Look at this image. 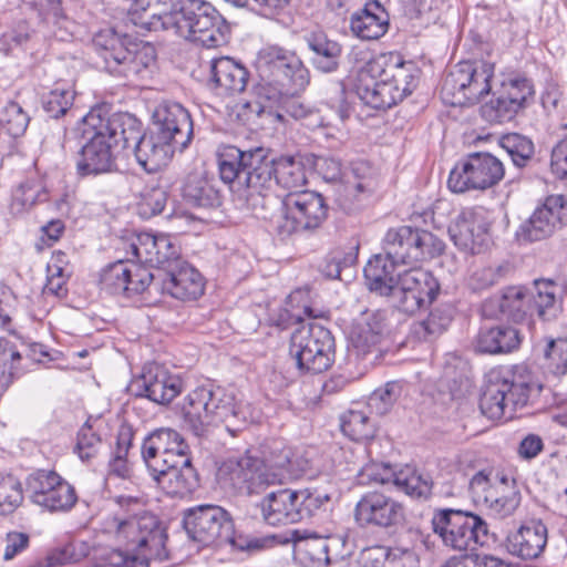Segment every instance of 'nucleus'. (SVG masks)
<instances>
[{
	"mask_svg": "<svg viewBox=\"0 0 567 567\" xmlns=\"http://www.w3.org/2000/svg\"><path fill=\"white\" fill-rule=\"evenodd\" d=\"M177 104L163 103L153 113L155 132L150 136L142 133L141 122L123 113L122 148L134 147L137 163L147 173H155L167 166L175 154L174 137L177 133Z\"/></svg>",
	"mask_w": 567,
	"mask_h": 567,
	"instance_id": "f257e3e1",
	"label": "nucleus"
},
{
	"mask_svg": "<svg viewBox=\"0 0 567 567\" xmlns=\"http://www.w3.org/2000/svg\"><path fill=\"white\" fill-rule=\"evenodd\" d=\"M419 70L412 62L382 65L370 62L360 72L354 90L359 99L375 110H386L410 95L417 85Z\"/></svg>",
	"mask_w": 567,
	"mask_h": 567,
	"instance_id": "f03ea898",
	"label": "nucleus"
},
{
	"mask_svg": "<svg viewBox=\"0 0 567 567\" xmlns=\"http://www.w3.org/2000/svg\"><path fill=\"white\" fill-rule=\"evenodd\" d=\"M539 390L524 365L492 373L480 399L481 412L491 420H512Z\"/></svg>",
	"mask_w": 567,
	"mask_h": 567,
	"instance_id": "7ed1b4c3",
	"label": "nucleus"
},
{
	"mask_svg": "<svg viewBox=\"0 0 567 567\" xmlns=\"http://www.w3.org/2000/svg\"><path fill=\"white\" fill-rule=\"evenodd\" d=\"M258 63L264 81L258 95L266 100L298 95L310 83L308 68L293 51L268 45L260 50Z\"/></svg>",
	"mask_w": 567,
	"mask_h": 567,
	"instance_id": "20e7f679",
	"label": "nucleus"
},
{
	"mask_svg": "<svg viewBox=\"0 0 567 567\" xmlns=\"http://www.w3.org/2000/svg\"><path fill=\"white\" fill-rule=\"evenodd\" d=\"M123 113L102 117L90 112L85 124L91 128V136L79 152L76 171L80 176H96L111 173L116 167L115 151L122 146Z\"/></svg>",
	"mask_w": 567,
	"mask_h": 567,
	"instance_id": "39448f33",
	"label": "nucleus"
},
{
	"mask_svg": "<svg viewBox=\"0 0 567 567\" xmlns=\"http://www.w3.org/2000/svg\"><path fill=\"white\" fill-rule=\"evenodd\" d=\"M292 452L276 445L265 460L250 455L241 456L228 465V481L239 494H258L267 487L282 484L291 477Z\"/></svg>",
	"mask_w": 567,
	"mask_h": 567,
	"instance_id": "423d86ee",
	"label": "nucleus"
},
{
	"mask_svg": "<svg viewBox=\"0 0 567 567\" xmlns=\"http://www.w3.org/2000/svg\"><path fill=\"white\" fill-rule=\"evenodd\" d=\"M237 413L231 408V395L220 388L213 389L212 385H199L189 391L179 409L183 426L197 437L203 436L208 426L218 422L225 423L227 431L238 430L246 420L237 421Z\"/></svg>",
	"mask_w": 567,
	"mask_h": 567,
	"instance_id": "0eeeda50",
	"label": "nucleus"
},
{
	"mask_svg": "<svg viewBox=\"0 0 567 567\" xmlns=\"http://www.w3.org/2000/svg\"><path fill=\"white\" fill-rule=\"evenodd\" d=\"M92 44L103 61V68L113 75L137 76L154 61V49L142 41L120 34L114 29L97 32Z\"/></svg>",
	"mask_w": 567,
	"mask_h": 567,
	"instance_id": "6e6552de",
	"label": "nucleus"
},
{
	"mask_svg": "<svg viewBox=\"0 0 567 567\" xmlns=\"http://www.w3.org/2000/svg\"><path fill=\"white\" fill-rule=\"evenodd\" d=\"M179 35L205 48H217L228 42L230 25L204 0H179Z\"/></svg>",
	"mask_w": 567,
	"mask_h": 567,
	"instance_id": "1a4fd4ad",
	"label": "nucleus"
},
{
	"mask_svg": "<svg viewBox=\"0 0 567 567\" xmlns=\"http://www.w3.org/2000/svg\"><path fill=\"white\" fill-rule=\"evenodd\" d=\"M280 213L275 230L281 238H287L320 228L328 217V205L319 193L292 192L282 197Z\"/></svg>",
	"mask_w": 567,
	"mask_h": 567,
	"instance_id": "9d476101",
	"label": "nucleus"
},
{
	"mask_svg": "<svg viewBox=\"0 0 567 567\" xmlns=\"http://www.w3.org/2000/svg\"><path fill=\"white\" fill-rule=\"evenodd\" d=\"M494 65L485 61L458 62L446 74L441 87L442 100L453 106L477 103L488 94Z\"/></svg>",
	"mask_w": 567,
	"mask_h": 567,
	"instance_id": "9b49d317",
	"label": "nucleus"
},
{
	"mask_svg": "<svg viewBox=\"0 0 567 567\" xmlns=\"http://www.w3.org/2000/svg\"><path fill=\"white\" fill-rule=\"evenodd\" d=\"M432 526L444 545L454 550H474L488 542L487 523L472 512L441 509L434 514Z\"/></svg>",
	"mask_w": 567,
	"mask_h": 567,
	"instance_id": "f8f14e48",
	"label": "nucleus"
},
{
	"mask_svg": "<svg viewBox=\"0 0 567 567\" xmlns=\"http://www.w3.org/2000/svg\"><path fill=\"white\" fill-rule=\"evenodd\" d=\"M289 352L300 371L322 373L334 361V338L319 323L302 324L291 334Z\"/></svg>",
	"mask_w": 567,
	"mask_h": 567,
	"instance_id": "ddd939ff",
	"label": "nucleus"
},
{
	"mask_svg": "<svg viewBox=\"0 0 567 567\" xmlns=\"http://www.w3.org/2000/svg\"><path fill=\"white\" fill-rule=\"evenodd\" d=\"M383 249L394 262L404 266L441 255L444 250V243L429 230L400 226L386 231Z\"/></svg>",
	"mask_w": 567,
	"mask_h": 567,
	"instance_id": "4468645a",
	"label": "nucleus"
},
{
	"mask_svg": "<svg viewBox=\"0 0 567 567\" xmlns=\"http://www.w3.org/2000/svg\"><path fill=\"white\" fill-rule=\"evenodd\" d=\"M503 163L489 153L476 152L466 155L451 171L447 185L453 193L485 190L504 177Z\"/></svg>",
	"mask_w": 567,
	"mask_h": 567,
	"instance_id": "2eb2a0df",
	"label": "nucleus"
},
{
	"mask_svg": "<svg viewBox=\"0 0 567 567\" xmlns=\"http://www.w3.org/2000/svg\"><path fill=\"white\" fill-rule=\"evenodd\" d=\"M393 301L398 309L408 315H414L420 309L430 306L441 290L439 280L429 270L411 267L396 275Z\"/></svg>",
	"mask_w": 567,
	"mask_h": 567,
	"instance_id": "dca6fc26",
	"label": "nucleus"
},
{
	"mask_svg": "<svg viewBox=\"0 0 567 567\" xmlns=\"http://www.w3.org/2000/svg\"><path fill=\"white\" fill-rule=\"evenodd\" d=\"M183 529L189 540L202 546L220 543L231 535V516L218 505H198L184 511Z\"/></svg>",
	"mask_w": 567,
	"mask_h": 567,
	"instance_id": "f3484780",
	"label": "nucleus"
},
{
	"mask_svg": "<svg viewBox=\"0 0 567 567\" xmlns=\"http://www.w3.org/2000/svg\"><path fill=\"white\" fill-rule=\"evenodd\" d=\"M27 497L49 512H66L76 503L74 487L56 472L38 470L25 478Z\"/></svg>",
	"mask_w": 567,
	"mask_h": 567,
	"instance_id": "a211bd4d",
	"label": "nucleus"
},
{
	"mask_svg": "<svg viewBox=\"0 0 567 567\" xmlns=\"http://www.w3.org/2000/svg\"><path fill=\"white\" fill-rule=\"evenodd\" d=\"M243 174V182L237 189L238 198L255 213L265 209L267 197L276 182L274 162L264 148L249 150L247 168Z\"/></svg>",
	"mask_w": 567,
	"mask_h": 567,
	"instance_id": "6ab92c4d",
	"label": "nucleus"
},
{
	"mask_svg": "<svg viewBox=\"0 0 567 567\" xmlns=\"http://www.w3.org/2000/svg\"><path fill=\"white\" fill-rule=\"evenodd\" d=\"M353 516L361 528L391 529L405 522V507L383 492L369 491L357 502Z\"/></svg>",
	"mask_w": 567,
	"mask_h": 567,
	"instance_id": "aec40b11",
	"label": "nucleus"
},
{
	"mask_svg": "<svg viewBox=\"0 0 567 567\" xmlns=\"http://www.w3.org/2000/svg\"><path fill=\"white\" fill-rule=\"evenodd\" d=\"M567 225V196L549 195L516 233L518 241L544 240Z\"/></svg>",
	"mask_w": 567,
	"mask_h": 567,
	"instance_id": "412c9836",
	"label": "nucleus"
},
{
	"mask_svg": "<svg viewBox=\"0 0 567 567\" xmlns=\"http://www.w3.org/2000/svg\"><path fill=\"white\" fill-rule=\"evenodd\" d=\"M155 279L148 268L133 260H117L101 275V286L106 292L132 299L142 295Z\"/></svg>",
	"mask_w": 567,
	"mask_h": 567,
	"instance_id": "4be33fe9",
	"label": "nucleus"
},
{
	"mask_svg": "<svg viewBox=\"0 0 567 567\" xmlns=\"http://www.w3.org/2000/svg\"><path fill=\"white\" fill-rule=\"evenodd\" d=\"M454 245L470 254L482 252L488 244L487 224L481 208H464L449 227Z\"/></svg>",
	"mask_w": 567,
	"mask_h": 567,
	"instance_id": "5701e85b",
	"label": "nucleus"
},
{
	"mask_svg": "<svg viewBox=\"0 0 567 567\" xmlns=\"http://www.w3.org/2000/svg\"><path fill=\"white\" fill-rule=\"evenodd\" d=\"M370 482L388 484L390 482L411 498L426 499L432 492V481L414 467L405 466L398 472H392L388 466L370 465L363 470Z\"/></svg>",
	"mask_w": 567,
	"mask_h": 567,
	"instance_id": "b1692460",
	"label": "nucleus"
},
{
	"mask_svg": "<svg viewBox=\"0 0 567 567\" xmlns=\"http://www.w3.org/2000/svg\"><path fill=\"white\" fill-rule=\"evenodd\" d=\"M209 70L208 83L218 90L219 94H235L245 91L249 72L229 56L214 58L207 63Z\"/></svg>",
	"mask_w": 567,
	"mask_h": 567,
	"instance_id": "393cba45",
	"label": "nucleus"
},
{
	"mask_svg": "<svg viewBox=\"0 0 567 567\" xmlns=\"http://www.w3.org/2000/svg\"><path fill=\"white\" fill-rule=\"evenodd\" d=\"M142 457L148 470L169 468L177 465V432L158 429L142 445Z\"/></svg>",
	"mask_w": 567,
	"mask_h": 567,
	"instance_id": "a878e982",
	"label": "nucleus"
},
{
	"mask_svg": "<svg viewBox=\"0 0 567 567\" xmlns=\"http://www.w3.org/2000/svg\"><path fill=\"white\" fill-rule=\"evenodd\" d=\"M547 537V526L540 519H530L508 535L507 549L523 559H535L544 551Z\"/></svg>",
	"mask_w": 567,
	"mask_h": 567,
	"instance_id": "bb28decb",
	"label": "nucleus"
},
{
	"mask_svg": "<svg viewBox=\"0 0 567 567\" xmlns=\"http://www.w3.org/2000/svg\"><path fill=\"white\" fill-rule=\"evenodd\" d=\"M388 328L385 311H365L353 322L349 339L359 353L365 354L381 342Z\"/></svg>",
	"mask_w": 567,
	"mask_h": 567,
	"instance_id": "cd10ccee",
	"label": "nucleus"
},
{
	"mask_svg": "<svg viewBox=\"0 0 567 567\" xmlns=\"http://www.w3.org/2000/svg\"><path fill=\"white\" fill-rule=\"evenodd\" d=\"M389 22L385 8L379 1H370L351 16L350 30L361 40H379L388 32Z\"/></svg>",
	"mask_w": 567,
	"mask_h": 567,
	"instance_id": "c85d7f7f",
	"label": "nucleus"
},
{
	"mask_svg": "<svg viewBox=\"0 0 567 567\" xmlns=\"http://www.w3.org/2000/svg\"><path fill=\"white\" fill-rule=\"evenodd\" d=\"M483 312L486 316L498 315L519 322L529 315L528 292L524 287H507L499 296L488 298L483 303Z\"/></svg>",
	"mask_w": 567,
	"mask_h": 567,
	"instance_id": "c756f323",
	"label": "nucleus"
},
{
	"mask_svg": "<svg viewBox=\"0 0 567 567\" xmlns=\"http://www.w3.org/2000/svg\"><path fill=\"white\" fill-rule=\"evenodd\" d=\"M297 495L292 489H280L268 494L260 503L262 519L270 526L300 522Z\"/></svg>",
	"mask_w": 567,
	"mask_h": 567,
	"instance_id": "7c9ffc66",
	"label": "nucleus"
},
{
	"mask_svg": "<svg viewBox=\"0 0 567 567\" xmlns=\"http://www.w3.org/2000/svg\"><path fill=\"white\" fill-rule=\"evenodd\" d=\"M399 266L402 265L394 262L392 258L386 256V252L370 258L363 269L369 289L381 296L393 297Z\"/></svg>",
	"mask_w": 567,
	"mask_h": 567,
	"instance_id": "2f4dec72",
	"label": "nucleus"
},
{
	"mask_svg": "<svg viewBox=\"0 0 567 567\" xmlns=\"http://www.w3.org/2000/svg\"><path fill=\"white\" fill-rule=\"evenodd\" d=\"M519 331L512 326L482 327L477 334L476 347L480 352L497 354L509 353L520 346Z\"/></svg>",
	"mask_w": 567,
	"mask_h": 567,
	"instance_id": "473e14b6",
	"label": "nucleus"
},
{
	"mask_svg": "<svg viewBox=\"0 0 567 567\" xmlns=\"http://www.w3.org/2000/svg\"><path fill=\"white\" fill-rule=\"evenodd\" d=\"M309 50L312 52L311 63L322 73H332L339 69L342 45L329 39L324 33L312 32L306 37Z\"/></svg>",
	"mask_w": 567,
	"mask_h": 567,
	"instance_id": "72a5a7b5",
	"label": "nucleus"
},
{
	"mask_svg": "<svg viewBox=\"0 0 567 567\" xmlns=\"http://www.w3.org/2000/svg\"><path fill=\"white\" fill-rule=\"evenodd\" d=\"M10 321V315L0 300L1 327L6 328ZM22 373L18 343L0 338V393L6 391L13 380Z\"/></svg>",
	"mask_w": 567,
	"mask_h": 567,
	"instance_id": "f704fd0d",
	"label": "nucleus"
},
{
	"mask_svg": "<svg viewBox=\"0 0 567 567\" xmlns=\"http://www.w3.org/2000/svg\"><path fill=\"white\" fill-rule=\"evenodd\" d=\"M558 287L550 280H535L527 289L529 315L534 313L544 321L555 319L560 311V301L557 297Z\"/></svg>",
	"mask_w": 567,
	"mask_h": 567,
	"instance_id": "c9c22d12",
	"label": "nucleus"
},
{
	"mask_svg": "<svg viewBox=\"0 0 567 567\" xmlns=\"http://www.w3.org/2000/svg\"><path fill=\"white\" fill-rule=\"evenodd\" d=\"M520 499L522 496L515 486V482L502 476L496 483V491H491L483 505L489 515L503 519L514 514L520 504Z\"/></svg>",
	"mask_w": 567,
	"mask_h": 567,
	"instance_id": "e433bc0d",
	"label": "nucleus"
},
{
	"mask_svg": "<svg viewBox=\"0 0 567 567\" xmlns=\"http://www.w3.org/2000/svg\"><path fill=\"white\" fill-rule=\"evenodd\" d=\"M249 151H241L236 146H223L217 154L218 172L220 179L237 192L241 182L243 173L247 168Z\"/></svg>",
	"mask_w": 567,
	"mask_h": 567,
	"instance_id": "4c0bfd02",
	"label": "nucleus"
},
{
	"mask_svg": "<svg viewBox=\"0 0 567 567\" xmlns=\"http://www.w3.org/2000/svg\"><path fill=\"white\" fill-rule=\"evenodd\" d=\"M116 504L118 505V512L114 514L111 522L109 523L110 527L115 528V535L118 539V526L120 523H140L144 517L150 516L155 520L154 530H158L161 533L162 538V548L166 550L165 543L167 539L166 530L162 527L159 520L153 514L143 511V503L140 498L133 496L121 495L115 498Z\"/></svg>",
	"mask_w": 567,
	"mask_h": 567,
	"instance_id": "58836bf2",
	"label": "nucleus"
},
{
	"mask_svg": "<svg viewBox=\"0 0 567 567\" xmlns=\"http://www.w3.org/2000/svg\"><path fill=\"white\" fill-rule=\"evenodd\" d=\"M274 162L275 182L289 193L300 192L307 184L306 166L300 158L281 156L271 158Z\"/></svg>",
	"mask_w": 567,
	"mask_h": 567,
	"instance_id": "ea45409f",
	"label": "nucleus"
},
{
	"mask_svg": "<svg viewBox=\"0 0 567 567\" xmlns=\"http://www.w3.org/2000/svg\"><path fill=\"white\" fill-rule=\"evenodd\" d=\"M183 198L187 204L198 207H212L220 202L219 192L202 172H193L185 178Z\"/></svg>",
	"mask_w": 567,
	"mask_h": 567,
	"instance_id": "a19ab883",
	"label": "nucleus"
},
{
	"mask_svg": "<svg viewBox=\"0 0 567 567\" xmlns=\"http://www.w3.org/2000/svg\"><path fill=\"white\" fill-rule=\"evenodd\" d=\"M419 547L420 535L408 529L398 537L393 546L388 547L386 567H420Z\"/></svg>",
	"mask_w": 567,
	"mask_h": 567,
	"instance_id": "79ce46f5",
	"label": "nucleus"
},
{
	"mask_svg": "<svg viewBox=\"0 0 567 567\" xmlns=\"http://www.w3.org/2000/svg\"><path fill=\"white\" fill-rule=\"evenodd\" d=\"M167 244L164 239H157V236L151 235L148 233H141L133 236L128 243L130 250L126 259L133 260L140 265H148L151 267H157L158 272H161L159 266V251L162 247H166ZM158 277H162L158 274Z\"/></svg>",
	"mask_w": 567,
	"mask_h": 567,
	"instance_id": "37998d69",
	"label": "nucleus"
},
{
	"mask_svg": "<svg viewBox=\"0 0 567 567\" xmlns=\"http://www.w3.org/2000/svg\"><path fill=\"white\" fill-rule=\"evenodd\" d=\"M377 171L365 159H355L350 163L346 173V189L349 194H371L375 186Z\"/></svg>",
	"mask_w": 567,
	"mask_h": 567,
	"instance_id": "c03bdc74",
	"label": "nucleus"
},
{
	"mask_svg": "<svg viewBox=\"0 0 567 567\" xmlns=\"http://www.w3.org/2000/svg\"><path fill=\"white\" fill-rule=\"evenodd\" d=\"M157 239H164L167 244L166 247L158 249L159 266L161 271H163L161 291L162 293H167L171 297L176 298L177 295L175 290L177 289V254L175 250L174 239L171 235L167 234L157 235Z\"/></svg>",
	"mask_w": 567,
	"mask_h": 567,
	"instance_id": "a18cd8bd",
	"label": "nucleus"
},
{
	"mask_svg": "<svg viewBox=\"0 0 567 567\" xmlns=\"http://www.w3.org/2000/svg\"><path fill=\"white\" fill-rule=\"evenodd\" d=\"M295 542L312 561L323 563L326 566L331 563L330 550L332 546L338 544L336 538L318 536L307 530H296Z\"/></svg>",
	"mask_w": 567,
	"mask_h": 567,
	"instance_id": "49530a36",
	"label": "nucleus"
},
{
	"mask_svg": "<svg viewBox=\"0 0 567 567\" xmlns=\"http://www.w3.org/2000/svg\"><path fill=\"white\" fill-rule=\"evenodd\" d=\"M506 99L515 100L520 111L528 107L535 97V89L532 80L519 74H513L506 78L499 90Z\"/></svg>",
	"mask_w": 567,
	"mask_h": 567,
	"instance_id": "de8ad7c7",
	"label": "nucleus"
},
{
	"mask_svg": "<svg viewBox=\"0 0 567 567\" xmlns=\"http://www.w3.org/2000/svg\"><path fill=\"white\" fill-rule=\"evenodd\" d=\"M452 321V312L447 307H436L431 310L429 316L420 321L414 332L419 338L432 340L441 336Z\"/></svg>",
	"mask_w": 567,
	"mask_h": 567,
	"instance_id": "09e8293b",
	"label": "nucleus"
},
{
	"mask_svg": "<svg viewBox=\"0 0 567 567\" xmlns=\"http://www.w3.org/2000/svg\"><path fill=\"white\" fill-rule=\"evenodd\" d=\"M296 492L298 514L300 520L315 517L328 508L330 496L319 489L303 488Z\"/></svg>",
	"mask_w": 567,
	"mask_h": 567,
	"instance_id": "8fccbe9b",
	"label": "nucleus"
},
{
	"mask_svg": "<svg viewBox=\"0 0 567 567\" xmlns=\"http://www.w3.org/2000/svg\"><path fill=\"white\" fill-rule=\"evenodd\" d=\"M341 431L353 441L373 437L374 427L369 416L362 411L350 410L341 416Z\"/></svg>",
	"mask_w": 567,
	"mask_h": 567,
	"instance_id": "3c124183",
	"label": "nucleus"
},
{
	"mask_svg": "<svg viewBox=\"0 0 567 567\" xmlns=\"http://www.w3.org/2000/svg\"><path fill=\"white\" fill-rule=\"evenodd\" d=\"M204 290L202 274L188 262L179 261V300L195 301L203 296Z\"/></svg>",
	"mask_w": 567,
	"mask_h": 567,
	"instance_id": "603ef678",
	"label": "nucleus"
},
{
	"mask_svg": "<svg viewBox=\"0 0 567 567\" xmlns=\"http://www.w3.org/2000/svg\"><path fill=\"white\" fill-rule=\"evenodd\" d=\"M501 145L517 167H525L534 155L532 140L517 133L504 135Z\"/></svg>",
	"mask_w": 567,
	"mask_h": 567,
	"instance_id": "864d4df0",
	"label": "nucleus"
},
{
	"mask_svg": "<svg viewBox=\"0 0 567 567\" xmlns=\"http://www.w3.org/2000/svg\"><path fill=\"white\" fill-rule=\"evenodd\" d=\"M520 112L516 102L506 99L501 91L496 97L482 106V115L489 122L504 123L513 120Z\"/></svg>",
	"mask_w": 567,
	"mask_h": 567,
	"instance_id": "5fc2aeb1",
	"label": "nucleus"
},
{
	"mask_svg": "<svg viewBox=\"0 0 567 567\" xmlns=\"http://www.w3.org/2000/svg\"><path fill=\"white\" fill-rule=\"evenodd\" d=\"M23 501V489L18 478L0 474V515L13 513Z\"/></svg>",
	"mask_w": 567,
	"mask_h": 567,
	"instance_id": "6e6d98bb",
	"label": "nucleus"
},
{
	"mask_svg": "<svg viewBox=\"0 0 567 567\" xmlns=\"http://www.w3.org/2000/svg\"><path fill=\"white\" fill-rule=\"evenodd\" d=\"M74 101V92L66 87L56 86L42 96V107L51 118L65 115Z\"/></svg>",
	"mask_w": 567,
	"mask_h": 567,
	"instance_id": "4d7b16f0",
	"label": "nucleus"
},
{
	"mask_svg": "<svg viewBox=\"0 0 567 567\" xmlns=\"http://www.w3.org/2000/svg\"><path fill=\"white\" fill-rule=\"evenodd\" d=\"M544 357L550 373L556 377L565 375L567 373V339L548 338L544 348Z\"/></svg>",
	"mask_w": 567,
	"mask_h": 567,
	"instance_id": "13d9d810",
	"label": "nucleus"
},
{
	"mask_svg": "<svg viewBox=\"0 0 567 567\" xmlns=\"http://www.w3.org/2000/svg\"><path fill=\"white\" fill-rule=\"evenodd\" d=\"M30 117L16 102H9L0 118V132L3 131L11 137H19L24 134Z\"/></svg>",
	"mask_w": 567,
	"mask_h": 567,
	"instance_id": "bf43d9fd",
	"label": "nucleus"
},
{
	"mask_svg": "<svg viewBox=\"0 0 567 567\" xmlns=\"http://www.w3.org/2000/svg\"><path fill=\"white\" fill-rule=\"evenodd\" d=\"M400 395L401 385L394 381L388 382L369 396L368 405L377 414L384 415L392 409Z\"/></svg>",
	"mask_w": 567,
	"mask_h": 567,
	"instance_id": "052dcab7",
	"label": "nucleus"
},
{
	"mask_svg": "<svg viewBox=\"0 0 567 567\" xmlns=\"http://www.w3.org/2000/svg\"><path fill=\"white\" fill-rule=\"evenodd\" d=\"M167 194L161 187L145 190L137 203V214L143 219H150L161 214L166 205Z\"/></svg>",
	"mask_w": 567,
	"mask_h": 567,
	"instance_id": "680f3d73",
	"label": "nucleus"
},
{
	"mask_svg": "<svg viewBox=\"0 0 567 567\" xmlns=\"http://www.w3.org/2000/svg\"><path fill=\"white\" fill-rule=\"evenodd\" d=\"M147 399L159 404H167L177 396V385L174 380L164 373H153Z\"/></svg>",
	"mask_w": 567,
	"mask_h": 567,
	"instance_id": "e2e57ef3",
	"label": "nucleus"
},
{
	"mask_svg": "<svg viewBox=\"0 0 567 567\" xmlns=\"http://www.w3.org/2000/svg\"><path fill=\"white\" fill-rule=\"evenodd\" d=\"M101 445V437L85 423L78 433L75 453L82 461H89L95 456Z\"/></svg>",
	"mask_w": 567,
	"mask_h": 567,
	"instance_id": "0e129e2a",
	"label": "nucleus"
},
{
	"mask_svg": "<svg viewBox=\"0 0 567 567\" xmlns=\"http://www.w3.org/2000/svg\"><path fill=\"white\" fill-rule=\"evenodd\" d=\"M199 487V475L187 457L179 468V498L192 495Z\"/></svg>",
	"mask_w": 567,
	"mask_h": 567,
	"instance_id": "69168bd1",
	"label": "nucleus"
},
{
	"mask_svg": "<svg viewBox=\"0 0 567 567\" xmlns=\"http://www.w3.org/2000/svg\"><path fill=\"white\" fill-rule=\"evenodd\" d=\"M127 21L144 30H157V22H154L150 8L144 0L136 1L127 12Z\"/></svg>",
	"mask_w": 567,
	"mask_h": 567,
	"instance_id": "338daca9",
	"label": "nucleus"
},
{
	"mask_svg": "<svg viewBox=\"0 0 567 567\" xmlns=\"http://www.w3.org/2000/svg\"><path fill=\"white\" fill-rule=\"evenodd\" d=\"M550 168L558 178L567 177V134L551 150Z\"/></svg>",
	"mask_w": 567,
	"mask_h": 567,
	"instance_id": "774afa93",
	"label": "nucleus"
}]
</instances>
